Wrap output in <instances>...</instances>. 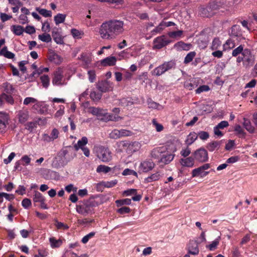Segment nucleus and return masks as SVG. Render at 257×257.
I'll return each mask as SVG.
<instances>
[{
  "label": "nucleus",
  "instance_id": "f257e3e1",
  "mask_svg": "<svg viewBox=\"0 0 257 257\" xmlns=\"http://www.w3.org/2000/svg\"><path fill=\"white\" fill-rule=\"evenodd\" d=\"M123 22L119 20H110L102 23L99 33L105 39H112L123 31Z\"/></svg>",
  "mask_w": 257,
  "mask_h": 257
},
{
  "label": "nucleus",
  "instance_id": "f03ea898",
  "mask_svg": "<svg viewBox=\"0 0 257 257\" xmlns=\"http://www.w3.org/2000/svg\"><path fill=\"white\" fill-rule=\"evenodd\" d=\"M94 201L92 199L84 200L79 201L76 206L77 212L83 216L92 214L94 213Z\"/></svg>",
  "mask_w": 257,
  "mask_h": 257
},
{
  "label": "nucleus",
  "instance_id": "7ed1b4c3",
  "mask_svg": "<svg viewBox=\"0 0 257 257\" xmlns=\"http://www.w3.org/2000/svg\"><path fill=\"white\" fill-rule=\"evenodd\" d=\"M97 158L104 163H108L112 159V153L108 147L99 146L96 148Z\"/></svg>",
  "mask_w": 257,
  "mask_h": 257
},
{
  "label": "nucleus",
  "instance_id": "20e7f679",
  "mask_svg": "<svg viewBox=\"0 0 257 257\" xmlns=\"http://www.w3.org/2000/svg\"><path fill=\"white\" fill-rule=\"evenodd\" d=\"M176 63L174 61L165 62L163 64L155 68L152 71V75L159 76L167 71L175 67Z\"/></svg>",
  "mask_w": 257,
  "mask_h": 257
},
{
  "label": "nucleus",
  "instance_id": "39448f33",
  "mask_svg": "<svg viewBox=\"0 0 257 257\" xmlns=\"http://www.w3.org/2000/svg\"><path fill=\"white\" fill-rule=\"evenodd\" d=\"M172 42L166 35L157 37L153 40V49H161Z\"/></svg>",
  "mask_w": 257,
  "mask_h": 257
},
{
  "label": "nucleus",
  "instance_id": "423d86ee",
  "mask_svg": "<svg viewBox=\"0 0 257 257\" xmlns=\"http://www.w3.org/2000/svg\"><path fill=\"white\" fill-rule=\"evenodd\" d=\"M210 167V164H204L202 166L193 169L192 171V177H197L200 176L204 177L206 176L209 174V172L205 171V170L208 169Z\"/></svg>",
  "mask_w": 257,
  "mask_h": 257
},
{
  "label": "nucleus",
  "instance_id": "0eeeda50",
  "mask_svg": "<svg viewBox=\"0 0 257 257\" xmlns=\"http://www.w3.org/2000/svg\"><path fill=\"white\" fill-rule=\"evenodd\" d=\"M193 155L197 161L200 163H204L208 160L207 151L204 148H200L195 151Z\"/></svg>",
  "mask_w": 257,
  "mask_h": 257
},
{
  "label": "nucleus",
  "instance_id": "6e6552de",
  "mask_svg": "<svg viewBox=\"0 0 257 257\" xmlns=\"http://www.w3.org/2000/svg\"><path fill=\"white\" fill-rule=\"evenodd\" d=\"M242 55L244 57V65L246 67L252 66L254 63V56L250 51L248 49H244L242 52Z\"/></svg>",
  "mask_w": 257,
  "mask_h": 257
},
{
  "label": "nucleus",
  "instance_id": "1a4fd4ad",
  "mask_svg": "<svg viewBox=\"0 0 257 257\" xmlns=\"http://www.w3.org/2000/svg\"><path fill=\"white\" fill-rule=\"evenodd\" d=\"M155 164L152 160L147 159L142 162L139 166V171L144 173L148 172L155 167Z\"/></svg>",
  "mask_w": 257,
  "mask_h": 257
},
{
  "label": "nucleus",
  "instance_id": "9d476101",
  "mask_svg": "<svg viewBox=\"0 0 257 257\" xmlns=\"http://www.w3.org/2000/svg\"><path fill=\"white\" fill-rule=\"evenodd\" d=\"M167 150V148L165 146L156 147L150 152V156L152 159L159 161Z\"/></svg>",
  "mask_w": 257,
  "mask_h": 257
},
{
  "label": "nucleus",
  "instance_id": "9b49d317",
  "mask_svg": "<svg viewBox=\"0 0 257 257\" xmlns=\"http://www.w3.org/2000/svg\"><path fill=\"white\" fill-rule=\"evenodd\" d=\"M63 79V72L60 68L54 72L52 78V84L54 85H62Z\"/></svg>",
  "mask_w": 257,
  "mask_h": 257
},
{
  "label": "nucleus",
  "instance_id": "f8f14e48",
  "mask_svg": "<svg viewBox=\"0 0 257 257\" xmlns=\"http://www.w3.org/2000/svg\"><path fill=\"white\" fill-rule=\"evenodd\" d=\"M174 157V154L169 152L167 150L163 154L160 159H159L157 162L159 163H162L164 165H167L170 163L173 160Z\"/></svg>",
  "mask_w": 257,
  "mask_h": 257
},
{
  "label": "nucleus",
  "instance_id": "ddd939ff",
  "mask_svg": "<svg viewBox=\"0 0 257 257\" xmlns=\"http://www.w3.org/2000/svg\"><path fill=\"white\" fill-rule=\"evenodd\" d=\"M198 244L199 243L195 240H190L187 245L188 253L192 255H197L199 251Z\"/></svg>",
  "mask_w": 257,
  "mask_h": 257
},
{
  "label": "nucleus",
  "instance_id": "4468645a",
  "mask_svg": "<svg viewBox=\"0 0 257 257\" xmlns=\"http://www.w3.org/2000/svg\"><path fill=\"white\" fill-rule=\"evenodd\" d=\"M58 157L61 158V163L62 165H66L74 158V156L72 155V154L69 155L68 151L66 150H62L61 152H60Z\"/></svg>",
  "mask_w": 257,
  "mask_h": 257
},
{
  "label": "nucleus",
  "instance_id": "2eb2a0df",
  "mask_svg": "<svg viewBox=\"0 0 257 257\" xmlns=\"http://www.w3.org/2000/svg\"><path fill=\"white\" fill-rule=\"evenodd\" d=\"M117 59L114 56H109L100 61L102 66H113L116 64Z\"/></svg>",
  "mask_w": 257,
  "mask_h": 257
},
{
  "label": "nucleus",
  "instance_id": "dca6fc26",
  "mask_svg": "<svg viewBox=\"0 0 257 257\" xmlns=\"http://www.w3.org/2000/svg\"><path fill=\"white\" fill-rule=\"evenodd\" d=\"M48 59L50 61L56 64H60L62 62V58L54 51H50L48 55Z\"/></svg>",
  "mask_w": 257,
  "mask_h": 257
},
{
  "label": "nucleus",
  "instance_id": "f3484780",
  "mask_svg": "<svg viewBox=\"0 0 257 257\" xmlns=\"http://www.w3.org/2000/svg\"><path fill=\"white\" fill-rule=\"evenodd\" d=\"M195 160L194 157H189L181 159L180 162L183 166L192 168L194 166Z\"/></svg>",
  "mask_w": 257,
  "mask_h": 257
},
{
  "label": "nucleus",
  "instance_id": "a211bd4d",
  "mask_svg": "<svg viewBox=\"0 0 257 257\" xmlns=\"http://www.w3.org/2000/svg\"><path fill=\"white\" fill-rule=\"evenodd\" d=\"M110 87V86L109 82L105 80L98 82L97 84V88L98 90L102 93L109 91Z\"/></svg>",
  "mask_w": 257,
  "mask_h": 257
},
{
  "label": "nucleus",
  "instance_id": "6ab92c4d",
  "mask_svg": "<svg viewBox=\"0 0 257 257\" xmlns=\"http://www.w3.org/2000/svg\"><path fill=\"white\" fill-rule=\"evenodd\" d=\"M141 147L140 144L138 142H134L130 143L127 149H126V153L128 154H132L134 152L139 150Z\"/></svg>",
  "mask_w": 257,
  "mask_h": 257
},
{
  "label": "nucleus",
  "instance_id": "aec40b11",
  "mask_svg": "<svg viewBox=\"0 0 257 257\" xmlns=\"http://www.w3.org/2000/svg\"><path fill=\"white\" fill-rule=\"evenodd\" d=\"M78 59L82 61L84 68L88 67V65L91 63L92 61L91 57L90 55L84 53L80 55V57H78Z\"/></svg>",
  "mask_w": 257,
  "mask_h": 257
},
{
  "label": "nucleus",
  "instance_id": "412c9836",
  "mask_svg": "<svg viewBox=\"0 0 257 257\" xmlns=\"http://www.w3.org/2000/svg\"><path fill=\"white\" fill-rule=\"evenodd\" d=\"M17 115L19 122L24 123L28 119L29 112L26 110H20Z\"/></svg>",
  "mask_w": 257,
  "mask_h": 257
},
{
  "label": "nucleus",
  "instance_id": "4be33fe9",
  "mask_svg": "<svg viewBox=\"0 0 257 257\" xmlns=\"http://www.w3.org/2000/svg\"><path fill=\"white\" fill-rule=\"evenodd\" d=\"M161 175L159 172H157L152 174L151 176L146 178L144 179V182L145 183H149L153 181H158L160 179Z\"/></svg>",
  "mask_w": 257,
  "mask_h": 257
},
{
  "label": "nucleus",
  "instance_id": "5701e85b",
  "mask_svg": "<svg viewBox=\"0 0 257 257\" xmlns=\"http://www.w3.org/2000/svg\"><path fill=\"white\" fill-rule=\"evenodd\" d=\"M104 117L102 118V120L105 121H117L119 119H121V117L118 115H114L112 113H107L105 112V114L103 115Z\"/></svg>",
  "mask_w": 257,
  "mask_h": 257
},
{
  "label": "nucleus",
  "instance_id": "b1692460",
  "mask_svg": "<svg viewBox=\"0 0 257 257\" xmlns=\"http://www.w3.org/2000/svg\"><path fill=\"white\" fill-rule=\"evenodd\" d=\"M90 97L93 101L95 102H98L101 98L102 92L99 90H93L91 91L90 93Z\"/></svg>",
  "mask_w": 257,
  "mask_h": 257
},
{
  "label": "nucleus",
  "instance_id": "393cba45",
  "mask_svg": "<svg viewBox=\"0 0 257 257\" xmlns=\"http://www.w3.org/2000/svg\"><path fill=\"white\" fill-rule=\"evenodd\" d=\"M88 140L86 137H83L81 140H78L77 144L74 146L76 151H78L79 149H82L85 147V146L87 144Z\"/></svg>",
  "mask_w": 257,
  "mask_h": 257
},
{
  "label": "nucleus",
  "instance_id": "a878e982",
  "mask_svg": "<svg viewBox=\"0 0 257 257\" xmlns=\"http://www.w3.org/2000/svg\"><path fill=\"white\" fill-rule=\"evenodd\" d=\"M243 125L244 127L248 131L249 133L253 134L254 133L255 128L251 125L250 121L247 118H243Z\"/></svg>",
  "mask_w": 257,
  "mask_h": 257
},
{
  "label": "nucleus",
  "instance_id": "bb28decb",
  "mask_svg": "<svg viewBox=\"0 0 257 257\" xmlns=\"http://www.w3.org/2000/svg\"><path fill=\"white\" fill-rule=\"evenodd\" d=\"M222 141H213L212 142H210L208 143L206 146L207 149L210 151V152H213L215 149H218Z\"/></svg>",
  "mask_w": 257,
  "mask_h": 257
},
{
  "label": "nucleus",
  "instance_id": "cd10ccee",
  "mask_svg": "<svg viewBox=\"0 0 257 257\" xmlns=\"http://www.w3.org/2000/svg\"><path fill=\"white\" fill-rule=\"evenodd\" d=\"M52 36L54 41L58 44H64L63 38L62 35L58 32H53Z\"/></svg>",
  "mask_w": 257,
  "mask_h": 257
},
{
  "label": "nucleus",
  "instance_id": "c85d7f7f",
  "mask_svg": "<svg viewBox=\"0 0 257 257\" xmlns=\"http://www.w3.org/2000/svg\"><path fill=\"white\" fill-rule=\"evenodd\" d=\"M165 28V26L164 25V23L161 22L157 27H155L151 31L150 34L152 36H155L158 34L161 33Z\"/></svg>",
  "mask_w": 257,
  "mask_h": 257
},
{
  "label": "nucleus",
  "instance_id": "c756f323",
  "mask_svg": "<svg viewBox=\"0 0 257 257\" xmlns=\"http://www.w3.org/2000/svg\"><path fill=\"white\" fill-rule=\"evenodd\" d=\"M3 87L5 93L12 94L14 92L15 88L12 84L8 82L3 83Z\"/></svg>",
  "mask_w": 257,
  "mask_h": 257
},
{
  "label": "nucleus",
  "instance_id": "7c9ffc66",
  "mask_svg": "<svg viewBox=\"0 0 257 257\" xmlns=\"http://www.w3.org/2000/svg\"><path fill=\"white\" fill-rule=\"evenodd\" d=\"M11 30L17 36H20L24 31L23 27L19 25H13L11 27Z\"/></svg>",
  "mask_w": 257,
  "mask_h": 257
},
{
  "label": "nucleus",
  "instance_id": "2f4dec72",
  "mask_svg": "<svg viewBox=\"0 0 257 257\" xmlns=\"http://www.w3.org/2000/svg\"><path fill=\"white\" fill-rule=\"evenodd\" d=\"M197 134L195 132H191L187 137V139L186 141V144L188 145H191L197 139Z\"/></svg>",
  "mask_w": 257,
  "mask_h": 257
},
{
  "label": "nucleus",
  "instance_id": "473e14b6",
  "mask_svg": "<svg viewBox=\"0 0 257 257\" xmlns=\"http://www.w3.org/2000/svg\"><path fill=\"white\" fill-rule=\"evenodd\" d=\"M234 131L236 133L239 138H245L246 136V133L240 125L237 124L235 126Z\"/></svg>",
  "mask_w": 257,
  "mask_h": 257
},
{
  "label": "nucleus",
  "instance_id": "72a5a7b5",
  "mask_svg": "<svg viewBox=\"0 0 257 257\" xmlns=\"http://www.w3.org/2000/svg\"><path fill=\"white\" fill-rule=\"evenodd\" d=\"M174 48L178 51H181L182 50H188V45L185 43L183 41H180L174 45Z\"/></svg>",
  "mask_w": 257,
  "mask_h": 257
},
{
  "label": "nucleus",
  "instance_id": "f704fd0d",
  "mask_svg": "<svg viewBox=\"0 0 257 257\" xmlns=\"http://www.w3.org/2000/svg\"><path fill=\"white\" fill-rule=\"evenodd\" d=\"M7 122V117L6 116L0 115V132L2 133L6 130Z\"/></svg>",
  "mask_w": 257,
  "mask_h": 257
},
{
  "label": "nucleus",
  "instance_id": "c9c22d12",
  "mask_svg": "<svg viewBox=\"0 0 257 257\" xmlns=\"http://www.w3.org/2000/svg\"><path fill=\"white\" fill-rule=\"evenodd\" d=\"M91 112L92 114L97 116H103L105 114V111L102 109L98 107H91Z\"/></svg>",
  "mask_w": 257,
  "mask_h": 257
},
{
  "label": "nucleus",
  "instance_id": "e433bc0d",
  "mask_svg": "<svg viewBox=\"0 0 257 257\" xmlns=\"http://www.w3.org/2000/svg\"><path fill=\"white\" fill-rule=\"evenodd\" d=\"M40 79L44 87L47 88L50 84V78L47 75H43L40 77Z\"/></svg>",
  "mask_w": 257,
  "mask_h": 257
},
{
  "label": "nucleus",
  "instance_id": "4c0bfd02",
  "mask_svg": "<svg viewBox=\"0 0 257 257\" xmlns=\"http://www.w3.org/2000/svg\"><path fill=\"white\" fill-rule=\"evenodd\" d=\"M111 170V168L108 166H106L103 165H100L97 167L96 169V172L97 173L102 172L106 174L110 172Z\"/></svg>",
  "mask_w": 257,
  "mask_h": 257
},
{
  "label": "nucleus",
  "instance_id": "58836bf2",
  "mask_svg": "<svg viewBox=\"0 0 257 257\" xmlns=\"http://www.w3.org/2000/svg\"><path fill=\"white\" fill-rule=\"evenodd\" d=\"M49 71V68L48 67H40L37 71H34L32 74L31 76L32 77H37L41 74L45 72H48Z\"/></svg>",
  "mask_w": 257,
  "mask_h": 257
},
{
  "label": "nucleus",
  "instance_id": "ea45409f",
  "mask_svg": "<svg viewBox=\"0 0 257 257\" xmlns=\"http://www.w3.org/2000/svg\"><path fill=\"white\" fill-rule=\"evenodd\" d=\"M49 241L52 248L58 247L61 245L62 243L61 240H57L55 237H50L49 238Z\"/></svg>",
  "mask_w": 257,
  "mask_h": 257
},
{
  "label": "nucleus",
  "instance_id": "a19ab883",
  "mask_svg": "<svg viewBox=\"0 0 257 257\" xmlns=\"http://www.w3.org/2000/svg\"><path fill=\"white\" fill-rule=\"evenodd\" d=\"M44 199V196L41 193L37 191H35V194L33 197V201L35 203L43 201Z\"/></svg>",
  "mask_w": 257,
  "mask_h": 257
},
{
  "label": "nucleus",
  "instance_id": "79ce46f5",
  "mask_svg": "<svg viewBox=\"0 0 257 257\" xmlns=\"http://www.w3.org/2000/svg\"><path fill=\"white\" fill-rule=\"evenodd\" d=\"M59 134V131H58V130L56 128H54V129H53V130L51 132L50 136H49L48 135H46V134H45L44 136H45V137L49 139V141H50L51 140H54L56 139L57 138H58Z\"/></svg>",
  "mask_w": 257,
  "mask_h": 257
},
{
  "label": "nucleus",
  "instance_id": "37998d69",
  "mask_svg": "<svg viewBox=\"0 0 257 257\" xmlns=\"http://www.w3.org/2000/svg\"><path fill=\"white\" fill-rule=\"evenodd\" d=\"M196 55V53L194 51L189 52L185 57L184 61L185 64H188L191 62Z\"/></svg>",
  "mask_w": 257,
  "mask_h": 257
},
{
  "label": "nucleus",
  "instance_id": "c03bdc74",
  "mask_svg": "<svg viewBox=\"0 0 257 257\" xmlns=\"http://www.w3.org/2000/svg\"><path fill=\"white\" fill-rule=\"evenodd\" d=\"M131 199L128 198L117 200L115 201V203L117 206H120L123 205H130L131 204Z\"/></svg>",
  "mask_w": 257,
  "mask_h": 257
},
{
  "label": "nucleus",
  "instance_id": "a18cd8bd",
  "mask_svg": "<svg viewBox=\"0 0 257 257\" xmlns=\"http://www.w3.org/2000/svg\"><path fill=\"white\" fill-rule=\"evenodd\" d=\"M36 11L43 16H51L52 15V12L50 11H48L44 9L37 8Z\"/></svg>",
  "mask_w": 257,
  "mask_h": 257
},
{
  "label": "nucleus",
  "instance_id": "49530a36",
  "mask_svg": "<svg viewBox=\"0 0 257 257\" xmlns=\"http://www.w3.org/2000/svg\"><path fill=\"white\" fill-rule=\"evenodd\" d=\"M39 39L43 42L48 43L51 41L52 38L49 34H43L38 36Z\"/></svg>",
  "mask_w": 257,
  "mask_h": 257
},
{
  "label": "nucleus",
  "instance_id": "de8ad7c7",
  "mask_svg": "<svg viewBox=\"0 0 257 257\" xmlns=\"http://www.w3.org/2000/svg\"><path fill=\"white\" fill-rule=\"evenodd\" d=\"M2 96L4 100H5L8 103L13 104L14 103V99L11 94H8L5 93H2Z\"/></svg>",
  "mask_w": 257,
  "mask_h": 257
},
{
  "label": "nucleus",
  "instance_id": "09e8293b",
  "mask_svg": "<svg viewBox=\"0 0 257 257\" xmlns=\"http://www.w3.org/2000/svg\"><path fill=\"white\" fill-rule=\"evenodd\" d=\"M55 222V225L58 229L67 230L69 228L68 225L66 224L59 222L57 220H56Z\"/></svg>",
  "mask_w": 257,
  "mask_h": 257
},
{
  "label": "nucleus",
  "instance_id": "8fccbe9b",
  "mask_svg": "<svg viewBox=\"0 0 257 257\" xmlns=\"http://www.w3.org/2000/svg\"><path fill=\"white\" fill-rule=\"evenodd\" d=\"M220 237L218 238H216L215 240L212 242L211 243L207 245L206 247L210 250H214L217 247V246L219 244V243Z\"/></svg>",
  "mask_w": 257,
  "mask_h": 257
},
{
  "label": "nucleus",
  "instance_id": "3c124183",
  "mask_svg": "<svg viewBox=\"0 0 257 257\" xmlns=\"http://www.w3.org/2000/svg\"><path fill=\"white\" fill-rule=\"evenodd\" d=\"M119 104L122 106H127L132 105L133 102L131 100H128V98H122L119 100Z\"/></svg>",
  "mask_w": 257,
  "mask_h": 257
},
{
  "label": "nucleus",
  "instance_id": "603ef678",
  "mask_svg": "<svg viewBox=\"0 0 257 257\" xmlns=\"http://www.w3.org/2000/svg\"><path fill=\"white\" fill-rule=\"evenodd\" d=\"M198 137L201 140H207L209 138V134L208 132L205 131H200L197 134Z\"/></svg>",
  "mask_w": 257,
  "mask_h": 257
},
{
  "label": "nucleus",
  "instance_id": "864d4df0",
  "mask_svg": "<svg viewBox=\"0 0 257 257\" xmlns=\"http://www.w3.org/2000/svg\"><path fill=\"white\" fill-rule=\"evenodd\" d=\"M243 51V46L241 45H239L238 47L232 51V55L234 57H236L240 53L242 54V52Z\"/></svg>",
  "mask_w": 257,
  "mask_h": 257
},
{
  "label": "nucleus",
  "instance_id": "5fc2aeb1",
  "mask_svg": "<svg viewBox=\"0 0 257 257\" xmlns=\"http://www.w3.org/2000/svg\"><path fill=\"white\" fill-rule=\"evenodd\" d=\"M95 234V232H90L89 233H88V234L85 235L82 239L81 240V242L84 243V244H85L90 239H91V238H92Z\"/></svg>",
  "mask_w": 257,
  "mask_h": 257
},
{
  "label": "nucleus",
  "instance_id": "6e6d98bb",
  "mask_svg": "<svg viewBox=\"0 0 257 257\" xmlns=\"http://www.w3.org/2000/svg\"><path fill=\"white\" fill-rule=\"evenodd\" d=\"M71 35L75 39H80L81 38L82 35L83 34L79 30L75 29H73L71 31Z\"/></svg>",
  "mask_w": 257,
  "mask_h": 257
},
{
  "label": "nucleus",
  "instance_id": "4d7b16f0",
  "mask_svg": "<svg viewBox=\"0 0 257 257\" xmlns=\"http://www.w3.org/2000/svg\"><path fill=\"white\" fill-rule=\"evenodd\" d=\"M130 143L126 141H121L117 142V145L118 147L121 148L122 149H125L126 151V149L128 148Z\"/></svg>",
  "mask_w": 257,
  "mask_h": 257
},
{
  "label": "nucleus",
  "instance_id": "13d9d810",
  "mask_svg": "<svg viewBox=\"0 0 257 257\" xmlns=\"http://www.w3.org/2000/svg\"><path fill=\"white\" fill-rule=\"evenodd\" d=\"M210 89L208 85H203L200 86L196 90V93L199 94L202 92H206L209 91Z\"/></svg>",
  "mask_w": 257,
  "mask_h": 257
},
{
  "label": "nucleus",
  "instance_id": "bf43d9fd",
  "mask_svg": "<svg viewBox=\"0 0 257 257\" xmlns=\"http://www.w3.org/2000/svg\"><path fill=\"white\" fill-rule=\"evenodd\" d=\"M109 138L112 139H118L120 138V135L119 133V130L117 129L113 130L110 134H109Z\"/></svg>",
  "mask_w": 257,
  "mask_h": 257
},
{
  "label": "nucleus",
  "instance_id": "052dcab7",
  "mask_svg": "<svg viewBox=\"0 0 257 257\" xmlns=\"http://www.w3.org/2000/svg\"><path fill=\"white\" fill-rule=\"evenodd\" d=\"M122 175L123 176L134 175L135 176H137V173L133 170L126 168L123 170L122 173Z\"/></svg>",
  "mask_w": 257,
  "mask_h": 257
},
{
  "label": "nucleus",
  "instance_id": "680f3d73",
  "mask_svg": "<svg viewBox=\"0 0 257 257\" xmlns=\"http://www.w3.org/2000/svg\"><path fill=\"white\" fill-rule=\"evenodd\" d=\"M88 79L90 82H93L96 79V74L94 70H89L88 71Z\"/></svg>",
  "mask_w": 257,
  "mask_h": 257
},
{
  "label": "nucleus",
  "instance_id": "e2e57ef3",
  "mask_svg": "<svg viewBox=\"0 0 257 257\" xmlns=\"http://www.w3.org/2000/svg\"><path fill=\"white\" fill-rule=\"evenodd\" d=\"M37 102V100L33 97H28L24 100V104L28 105L30 103H35Z\"/></svg>",
  "mask_w": 257,
  "mask_h": 257
},
{
  "label": "nucleus",
  "instance_id": "0e129e2a",
  "mask_svg": "<svg viewBox=\"0 0 257 257\" xmlns=\"http://www.w3.org/2000/svg\"><path fill=\"white\" fill-rule=\"evenodd\" d=\"M182 34V31H173L170 32L168 33V35L170 38H176L177 37H180Z\"/></svg>",
  "mask_w": 257,
  "mask_h": 257
},
{
  "label": "nucleus",
  "instance_id": "69168bd1",
  "mask_svg": "<svg viewBox=\"0 0 257 257\" xmlns=\"http://www.w3.org/2000/svg\"><path fill=\"white\" fill-rule=\"evenodd\" d=\"M32 204L31 201L30 199L25 198L22 201V206L27 209Z\"/></svg>",
  "mask_w": 257,
  "mask_h": 257
},
{
  "label": "nucleus",
  "instance_id": "338daca9",
  "mask_svg": "<svg viewBox=\"0 0 257 257\" xmlns=\"http://www.w3.org/2000/svg\"><path fill=\"white\" fill-rule=\"evenodd\" d=\"M36 123L34 122H29L25 124V128L32 132L33 129L36 127Z\"/></svg>",
  "mask_w": 257,
  "mask_h": 257
},
{
  "label": "nucleus",
  "instance_id": "774afa93",
  "mask_svg": "<svg viewBox=\"0 0 257 257\" xmlns=\"http://www.w3.org/2000/svg\"><path fill=\"white\" fill-rule=\"evenodd\" d=\"M235 46V42L231 39L227 40L224 45V47H228V49H231Z\"/></svg>",
  "mask_w": 257,
  "mask_h": 257
}]
</instances>
